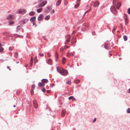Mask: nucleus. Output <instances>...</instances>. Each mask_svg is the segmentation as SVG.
<instances>
[{
    "label": "nucleus",
    "mask_w": 130,
    "mask_h": 130,
    "mask_svg": "<svg viewBox=\"0 0 130 130\" xmlns=\"http://www.w3.org/2000/svg\"><path fill=\"white\" fill-rule=\"evenodd\" d=\"M66 111L65 110H63L61 112L62 116H63L66 113Z\"/></svg>",
    "instance_id": "obj_20"
},
{
    "label": "nucleus",
    "mask_w": 130,
    "mask_h": 130,
    "mask_svg": "<svg viewBox=\"0 0 130 130\" xmlns=\"http://www.w3.org/2000/svg\"><path fill=\"white\" fill-rule=\"evenodd\" d=\"M40 56H43V54H40Z\"/></svg>",
    "instance_id": "obj_55"
},
{
    "label": "nucleus",
    "mask_w": 130,
    "mask_h": 130,
    "mask_svg": "<svg viewBox=\"0 0 130 130\" xmlns=\"http://www.w3.org/2000/svg\"><path fill=\"white\" fill-rule=\"evenodd\" d=\"M74 31H73V33H74Z\"/></svg>",
    "instance_id": "obj_63"
},
{
    "label": "nucleus",
    "mask_w": 130,
    "mask_h": 130,
    "mask_svg": "<svg viewBox=\"0 0 130 130\" xmlns=\"http://www.w3.org/2000/svg\"><path fill=\"white\" fill-rule=\"evenodd\" d=\"M64 49L63 47L61 48L60 49V51L61 52Z\"/></svg>",
    "instance_id": "obj_37"
},
{
    "label": "nucleus",
    "mask_w": 130,
    "mask_h": 130,
    "mask_svg": "<svg viewBox=\"0 0 130 130\" xmlns=\"http://www.w3.org/2000/svg\"><path fill=\"white\" fill-rule=\"evenodd\" d=\"M48 61L50 62H51L52 61V60L51 59H49L48 60Z\"/></svg>",
    "instance_id": "obj_48"
},
{
    "label": "nucleus",
    "mask_w": 130,
    "mask_h": 130,
    "mask_svg": "<svg viewBox=\"0 0 130 130\" xmlns=\"http://www.w3.org/2000/svg\"><path fill=\"white\" fill-rule=\"evenodd\" d=\"M47 92L48 93H49L50 92V91L49 90H47Z\"/></svg>",
    "instance_id": "obj_58"
},
{
    "label": "nucleus",
    "mask_w": 130,
    "mask_h": 130,
    "mask_svg": "<svg viewBox=\"0 0 130 130\" xmlns=\"http://www.w3.org/2000/svg\"><path fill=\"white\" fill-rule=\"evenodd\" d=\"M90 10H87V11H86L85 13H84V15L86 13L88 12H89L90 11Z\"/></svg>",
    "instance_id": "obj_45"
},
{
    "label": "nucleus",
    "mask_w": 130,
    "mask_h": 130,
    "mask_svg": "<svg viewBox=\"0 0 130 130\" xmlns=\"http://www.w3.org/2000/svg\"><path fill=\"white\" fill-rule=\"evenodd\" d=\"M44 17L43 14H40L38 18V20L40 21H41L43 19Z\"/></svg>",
    "instance_id": "obj_10"
},
{
    "label": "nucleus",
    "mask_w": 130,
    "mask_h": 130,
    "mask_svg": "<svg viewBox=\"0 0 130 130\" xmlns=\"http://www.w3.org/2000/svg\"><path fill=\"white\" fill-rule=\"evenodd\" d=\"M52 10V8L51 7L48 6L46 8L45 11L46 13H48L49 12Z\"/></svg>",
    "instance_id": "obj_9"
},
{
    "label": "nucleus",
    "mask_w": 130,
    "mask_h": 130,
    "mask_svg": "<svg viewBox=\"0 0 130 130\" xmlns=\"http://www.w3.org/2000/svg\"><path fill=\"white\" fill-rule=\"evenodd\" d=\"M45 84L42 83V82H39L38 83V85L39 86L41 87H43L45 85Z\"/></svg>",
    "instance_id": "obj_13"
},
{
    "label": "nucleus",
    "mask_w": 130,
    "mask_h": 130,
    "mask_svg": "<svg viewBox=\"0 0 130 130\" xmlns=\"http://www.w3.org/2000/svg\"><path fill=\"white\" fill-rule=\"evenodd\" d=\"M21 28V27L20 26H19L17 27V31H18Z\"/></svg>",
    "instance_id": "obj_29"
},
{
    "label": "nucleus",
    "mask_w": 130,
    "mask_h": 130,
    "mask_svg": "<svg viewBox=\"0 0 130 130\" xmlns=\"http://www.w3.org/2000/svg\"><path fill=\"white\" fill-rule=\"evenodd\" d=\"M125 23L126 24H127L128 23V20L127 19H125Z\"/></svg>",
    "instance_id": "obj_33"
},
{
    "label": "nucleus",
    "mask_w": 130,
    "mask_h": 130,
    "mask_svg": "<svg viewBox=\"0 0 130 130\" xmlns=\"http://www.w3.org/2000/svg\"><path fill=\"white\" fill-rule=\"evenodd\" d=\"M128 92L130 93V88L128 90Z\"/></svg>",
    "instance_id": "obj_53"
},
{
    "label": "nucleus",
    "mask_w": 130,
    "mask_h": 130,
    "mask_svg": "<svg viewBox=\"0 0 130 130\" xmlns=\"http://www.w3.org/2000/svg\"><path fill=\"white\" fill-rule=\"evenodd\" d=\"M41 81L42 83H46L48 82V80L47 79H43Z\"/></svg>",
    "instance_id": "obj_14"
},
{
    "label": "nucleus",
    "mask_w": 130,
    "mask_h": 130,
    "mask_svg": "<svg viewBox=\"0 0 130 130\" xmlns=\"http://www.w3.org/2000/svg\"><path fill=\"white\" fill-rule=\"evenodd\" d=\"M99 2L98 1L94 3L93 5L95 7H97L99 5Z\"/></svg>",
    "instance_id": "obj_15"
},
{
    "label": "nucleus",
    "mask_w": 130,
    "mask_h": 130,
    "mask_svg": "<svg viewBox=\"0 0 130 130\" xmlns=\"http://www.w3.org/2000/svg\"><path fill=\"white\" fill-rule=\"evenodd\" d=\"M33 61H30V66H31L32 65V64L33 63Z\"/></svg>",
    "instance_id": "obj_39"
},
{
    "label": "nucleus",
    "mask_w": 130,
    "mask_h": 130,
    "mask_svg": "<svg viewBox=\"0 0 130 130\" xmlns=\"http://www.w3.org/2000/svg\"><path fill=\"white\" fill-rule=\"evenodd\" d=\"M111 10L112 13L115 14H116L117 13V10L115 8L114 6H112L111 8Z\"/></svg>",
    "instance_id": "obj_6"
},
{
    "label": "nucleus",
    "mask_w": 130,
    "mask_h": 130,
    "mask_svg": "<svg viewBox=\"0 0 130 130\" xmlns=\"http://www.w3.org/2000/svg\"><path fill=\"white\" fill-rule=\"evenodd\" d=\"M13 107H16V106L15 105H13Z\"/></svg>",
    "instance_id": "obj_60"
},
{
    "label": "nucleus",
    "mask_w": 130,
    "mask_h": 130,
    "mask_svg": "<svg viewBox=\"0 0 130 130\" xmlns=\"http://www.w3.org/2000/svg\"><path fill=\"white\" fill-rule=\"evenodd\" d=\"M127 112L128 113H129L130 112V108H129L127 110Z\"/></svg>",
    "instance_id": "obj_41"
},
{
    "label": "nucleus",
    "mask_w": 130,
    "mask_h": 130,
    "mask_svg": "<svg viewBox=\"0 0 130 130\" xmlns=\"http://www.w3.org/2000/svg\"><path fill=\"white\" fill-rule=\"evenodd\" d=\"M73 96H70L69 97V100H71L73 98Z\"/></svg>",
    "instance_id": "obj_43"
},
{
    "label": "nucleus",
    "mask_w": 130,
    "mask_h": 130,
    "mask_svg": "<svg viewBox=\"0 0 130 130\" xmlns=\"http://www.w3.org/2000/svg\"><path fill=\"white\" fill-rule=\"evenodd\" d=\"M54 85V84H51V86L52 87H53V86Z\"/></svg>",
    "instance_id": "obj_57"
},
{
    "label": "nucleus",
    "mask_w": 130,
    "mask_h": 130,
    "mask_svg": "<svg viewBox=\"0 0 130 130\" xmlns=\"http://www.w3.org/2000/svg\"><path fill=\"white\" fill-rule=\"evenodd\" d=\"M116 28L115 27H114L112 30V32H113L114 31H115L116 30Z\"/></svg>",
    "instance_id": "obj_46"
},
{
    "label": "nucleus",
    "mask_w": 130,
    "mask_h": 130,
    "mask_svg": "<svg viewBox=\"0 0 130 130\" xmlns=\"http://www.w3.org/2000/svg\"><path fill=\"white\" fill-rule=\"evenodd\" d=\"M123 38L125 41H126L127 40V38L126 36L125 35L124 36H123Z\"/></svg>",
    "instance_id": "obj_27"
},
{
    "label": "nucleus",
    "mask_w": 130,
    "mask_h": 130,
    "mask_svg": "<svg viewBox=\"0 0 130 130\" xmlns=\"http://www.w3.org/2000/svg\"><path fill=\"white\" fill-rule=\"evenodd\" d=\"M75 54V53L74 52H73L72 53L70 54L69 52H68V54L67 55V56L68 57H69L70 55H72L73 56Z\"/></svg>",
    "instance_id": "obj_19"
},
{
    "label": "nucleus",
    "mask_w": 130,
    "mask_h": 130,
    "mask_svg": "<svg viewBox=\"0 0 130 130\" xmlns=\"http://www.w3.org/2000/svg\"><path fill=\"white\" fill-rule=\"evenodd\" d=\"M14 17L13 15H9L7 17V19L9 20H13L14 19Z\"/></svg>",
    "instance_id": "obj_8"
},
{
    "label": "nucleus",
    "mask_w": 130,
    "mask_h": 130,
    "mask_svg": "<svg viewBox=\"0 0 130 130\" xmlns=\"http://www.w3.org/2000/svg\"><path fill=\"white\" fill-rule=\"evenodd\" d=\"M79 82H80V80L78 79L76 80H74V82L75 83H78Z\"/></svg>",
    "instance_id": "obj_28"
},
{
    "label": "nucleus",
    "mask_w": 130,
    "mask_h": 130,
    "mask_svg": "<svg viewBox=\"0 0 130 130\" xmlns=\"http://www.w3.org/2000/svg\"><path fill=\"white\" fill-rule=\"evenodd\" d=\"M96 118H95L93 120V121L92 122L93 123L94 122H95L96 121Z\"/></svg>",
    "instance_id": "obj_49"
},
{
    "label": "nucleus",
    "mask_w": 130,
    "mask_h": 130,
    "mask_svg": "<svg viewBox=\"0 0 130 130\" xmlns=\"http://www.w3.org/2000/svg\"><path fill=\"white\" fill-rule=\"evenodd\" d=\"M55 56L56 58V61H57V59L58 58V54L57 53V52L56 53Z\"/></svg>",
    "instance_id": "obj_23"
},
{
    "label": "nucleus",
    "mask_w": 130,
    "mask_h": 130,
    "mask_svg": "<svg viewBox=\"0 0 130 130\" xmlns=\"http://www.w3.org/2000/svg\"><path fill=\"white\" fill-rule=\"evenodd\" d=\"M35 88V85H32L31 86V89H34Z\"/></svg>",
    "instance_id": "obj_38"
},
{
    "label": "nucleus",
    "mask_w": 130,
    "mask_h": 130,
    "mask_svg": "<svg viewBox=\"0 0 130 130\" xmlns=\"http://www.w3.org/2000/svg\"><path fill=\"white\" fill-rule=\"evenodd\" d=\"M75 38V36H74L73 37V39L71 40V43L72 45H74L76 42Z\"/></svg>",
    "instance_id": "obj_7"
},
{
    "label": "nucleus",
    "mask_w": 130,
    "mask_h": 130,
    "mask_svg": "<svg viewBox=\"0 0 130 130\" xmlns=\"http://www.w3.org/2000/svg\"><path fill=\"white\" fill-rule=\"evenodd\" d=\"M121 5V3L120 2L118 3L117 5V9H119Z\"/></svg>",
    "instance_id": "obj_16"
},
{
    "label": "nucleus",
    "mask_w": 130,
    "mask_h": 130,
    "mask_svg": "<svg viewBox=\"0 0 130 130\" xmlns=\"http://www.w3.org/2000/svg\"><path fill=\"white\" fill-rule=\"evenodd\" d=\"M37 61H38V60L37 59H36V61L35 62H37Z\"/></svg>",
    "instance_id": "obj_59"
},
{
    "label": "nucleus",
    "mask_w": 130,
    "mask_h": 130,
    "mask_svg": "<svg viewBox=\"0 0 130 130\" xmlns=\"http://www.w3.org/2000/svg\"><path fill=\"white\" fill-rule=\"evenodd\" d=\"M28 21V20L27 19H23L20 21L19 22L20 24H25L26 23V22H27Z\"/></svg>",
    "instance_id": "obj_11"
},
{
    "label": "nucleus",
    "mask_w": 130,
    "mask_h": 130,
    "mask_svg": "<svg viewBox=\"0 0 130 130\" xmlns=\"http://www.w3.org/2000/svg\"><path fill=\"white\" fill-rule=\"evenodd\" d=\"M66 38V42H65V44H68V43L70 41V35H68L67 36Z\"/></svg>",
    "instance_id": "obj_4"
},
{
    "label": "nucleus",
    "mask_w": 130,
    "mask_h": 130,
    "mask_svg": "<svg viewBox=\"0 0 130 130\" xmlns=\"http://www.w3.org/2000/svg\"><path fill=\"white\" fill-rule=\"evenodd\" d=\"M55 11L54 10H53L51 11V13H53Z\"/></svg>",
    "instance_id": "obj_51"
},
{
    "label": "nucleus",
    "mask_w": 130,
    "mask_h": 130,
    "mask_svg": "<svg viewBox=\"0 0 130 130\" xmlns=\"http://www.w3.org/2000/svg\"><path fill=\"white\" fill-rule=\"evenodd\" d=\"M26 12V11L24 9H20L18 10L17 11V13L20 14H23L25 13Z\"/></svg>",
    "instance_id": "obj_3"
},
{
    "label": "nucleus",
    "mask_w": 130,
    "mask_h": 130,
    "mask_svg": "<svg viewBox=\"0 0 130 130\" xmlns=\"http://www.w3.org/2000/svg\"><path fill=\"white\" fill-rule=\"evenodd\" d=\"M47 55L48 57H50V54L48 53H47Z\"/></svg>",
    "instance_id": "obj_54"
},
{
    "label": "nucleus",
    "mask_w": 130,
    "mask_h": 130,
    "mask_svg": "<svg viewBox=\"0 0 130 130\" xmlns=\"http://www.w3.org/2000/svg\"><path fill=\"white\" fill-rule=\"evenodd\" d=\"M79 4L77 3V4L75 5V7L76 8H77L79 6Z\"/></svg>",
    "instance_id": "obj_31"
},
{
    "label": "nucleus",
    "mask_w": 130,
    "mask_h": 130,
    "mask_svg": "<svg viewBox=\"0 0 130 130\" xmlns=\"http://www.w3.org/2000/svg\"><path fill=\"white\" fill-rule=\"evenodd\" d=\"M7 68H8V69H9V67H7Z\"/></svg>",
    "instance_id": "obj_62"
},
{
    "label": "nucleus",
    "mask_w": 130,
    "mask_h": 130,
    "mask_svg": "<svg viewBox=\"0 0 130 130\" xmlns=\"http://www.w3.org/2000/svg\"><path fill=\"white\" fill-rule=\"evenodd\" d=\"M50 16L49 15L46 16L44 18V19L46 20H48L50 18Z\"/></svg>",
    "instance_id": "obj_24"
},
{
    "label": "nucleus",
    "mask_w": 130,
    "mask_h": 130,
    "mask_svg": "<svg viewBox=\"0 0 130 130\" xmlns=\"http://www.w3.org/2000/svg\"><path fill=\"white\" fill-rule=\"evenodd\" d=\"M35 14V12L34 11H32L30 12L29 13V15L30 16H33Z\"/></svg>",
    "instance_id": "obj_21"
},
{
    "label": "nucleus",
    "mask_w": 130,
    "mask_h": 130,
    "mask_svg": "<svg viewBox=\"0 0 130 130\" xmlns=\"http://www.w3.org/2000/svg\"><path fill=\"white\" fill-rule=\"evenodd\" d=\"M66 83L69 85H70L71 84V80H68L66 82Z\"/></svg>",
    "instance_id": "obj_26"
},
{
    "label": "nucleus",
    "mask_w": 130,
    "mask_h": 130,
    "mask_svg": "<svg viewBox=\"0 0 130 130\" xmlns=\"http://www.w3.org/2000/svg\"><path fill=\"white\" fill-rule=\"evenodd\" d=\"M118 1V0H113V3L114 4H115V3L117 2Z\"/></svg>",
    "instance_id": "obj_34"
},
{
    "label": "nucleus",
    "mask_w": 130,
    "mask_h": 130,
    "mask_svg": "<svg viewBox=\"0 0 130 130\" xmlns=\"http://www.w3.org/2000/svg\"><path fill=\"white\" fill-rule=\"evenodd\" d=\"M36 17L35 16L32 17L30 19V21L31 22L34 21L36 19Z\"/></svg>",
    "instance_id": "obj_17"
},
{
    "label": "nucleus",
    "mask_w": 130,
    "mask_h": 130,
    "mask_svg": "<svg viewBox=\"0 0 130 130\" xmlns=\"http://www.w3.org/2000/svg\"><path fill=\"white\" fill-rule=\"evenodd\" d=\"M14 55L15 57H18V54L17 53H15L14 54Z\"/></svg>",
    "instance_id": "obj_40"
},
{
    "label": "nucleus",
    "mask_w": 130,
    "mask_h": 130,
    "mask_svg": "<svg viewBox=\"0 0 130 130\" xmlns=\"http://www.w3.org/2000/svg\"><path fill=\"white\" fill-rule=\"evenodd\" d=\"M47 1L44 0L38 5V7L40 8L44 7L47 3Z\"/></svg>",
    "instance_id": "obj_2"
},
{
    "label": "nucleus",
    "mask_w": 130,
    "mask_h": 130,
    "mask_svg": "<svg viewBox=\"0 0 130 130\" xmlns=\"http://www.w3.org/2000/svg\"><path fill=\"white\" fill-rule=\"evenodd\" d=\"M9 23H10L9 25H12L14 23V22H9Z\"/></svg>",
    "instance_id": "obj_42"
},
{
    "label": "nucleus",
    "mask_w": 130,
    "mask_h": 130,
    "mask_svg": "<svg viewBox=\"0 0 130 130\" xmlns=\"http://www.w3.org/2000/svg\"><path fill=\"white\" fill-rule=\"evenodd\" d=\"M33 104L34 107L35 108H37L38 107V105L36 101L34 100L33 101Z\"/></svg>",
    "instance_id": "obj_12"
},
{
    "label": "nucleus",
    "mask_w": 130,
    "mask_h": 130,
    "mask_svg": "<svg viewBox=\"0 0 130 130\" xmlns=\"http://www.w3.org/2000/svg\"><path fill=\"white\" fill-rule=\"evenodd\" d=\"M30 61H33V58L32 57H31V60Z\"/></svg>",
    "instance_id": "obj_52"
},
{
    "label": "nucleus",
    "mask_w": 130,
    "mask_h": 130,
    "mask_svg": "<svg viewBox=\"0 0 130 130\" xmlns=\"http://www.w3.org/2000/svg\"><path fill=\"white\" fill-rule=\"evenodd\" d=\"M45 91V89L44 88H43L42 89V91L43 92H44Z\"/></svg>",
    "instance_id": "obj_47"
},
{
    "label": "nucleus",
    "mask_w": 130,
    "mask_h": 130,
    "mask_svg": "<svg viewBox=\"0 0 130 130\" xmlns=\"http://www.w3.org/2000/svg\"><path fill=\"white\" fill-rule=\"evenodd\" d=\"M69 46H65L64 47V49H65L66 48H69Z\"/></svg>",
    "instance_id": "obj_44"
},
{
    "label": "nucleus",
    "mask_w": 130,
    "mask_h": 130,
    "mask_svg": "<svg viewBox=\"0 0 130 130\" xmlns=\"http://www.w3.org/2000/svg\"><path fill=\"white\" fill-rule=\"evenodd\" d=\"M80 0H77V3L79 4L80 3L79 1H80Z\"/></svg>",
    "instance_id": "obj_50"
},
{
    "label": "nucleus",
    "mask_w": 130,
    "mask_h": 130,
    "mask_svg": "<svg viewBox=\"0 0 130 130\" xmlns=\"http://www.w3.org/2000/svg\"><path fill=\"white\" fill-rule=\"evenodd\" d=\"M127 13L129 14H130V8H128L127 10Z\"/></svg>",
    "instance_id": "obj_32"
},
{
    "label": "nucleus",
    "mask_w": 130,
    "mask_h": 130,
    "mask_svg": "<svg viewBox=\"0 0 130 130\" xmlns=\"http://www.w3.org/2000/svg\"><path fill=\"white\" fill-rule=\"evenodd\" d=\"M89 26V25L87 24H86L83 25L82 26V30L83 31L85 30L88 28Z\"/></svg>",
    "instance_id": "obj_5"
},
{
    "label": "nucleus",
    "mask_w": 130,
    "mask_h": 130,
    "mask_svg": "<svg viewBox=\"0 0 130 130\" xmlns=\"http://www.w3.org/2000/svg\"><path fill=\"white\" fill-rule=\"evenodd\" d=\"M106 45H105V48H106Z\"/></svg>",
    "instance_id": "obj_61"
},
{
    "label": "nucleus",
    "mask_w": 130,
    "mask_h": 130,
    "mask_svg": "<svg viewBox=\"0 0 130 130\" xmlns=\"http://www.w3.org/2000/svg\"><path fill=\"white\" fill-rule=\"evenodd\" d=\"M42 8H40L37 10V11L38 13H40L42 11Z\"/></svg>",
    "instance_id": "obj_22"
},
{
    "label": "nucleus",
    "mask_w": 130,
    "mask_h": 130,
    "mask_svg": "<svg viewBox=\"0 0 130 130\" xmlns=\"http://www.w3.org/2000/svg\"><path fill=\"white\" fill-rule=\"evenodd\" d=\"M66 61V60L65 58L63 57L62 59V63L63 64L65 63Z\"/></svg>",
    "instance_id": "obj_25"
},
{
    "label": "nucleus",
    "mask_w": 130,
    "mask_h": 130,
    "mask_svg": "<svg viewBox=\"0 0 130 130\" xmlns=\"http://www.w3.org/2000/svg\"><path fill=\"white\" fill-rule=\"evenodd\" d=\"M30 92H31V94H33L34 92L33 89H31V90Z\"/></svg>",
    "instance_id": "obj_35"
},
{
    "label": "nucleus",
    "mask_w": 130,
    "mask_h": 130,
    "mask_svg": "<svg viewBox=\"0 0 130 130\" xmlns=\"http://www.w3.org/2000/svg\"><path fill=\"white\" fill-rule=\"evenodd\" d=\"M57 70L58 72L62 75L66 76L68 74V72L67 70L59 67H57Z\"/></svg>",
    "instance_id": "obj_1"
},
{
    "label": "nucleus",
    "mask_w": 130,
    "mask_h": 130,
    "mask_svg": "<svg viewBox=\"0 0 130 130\" xmlns=\"http://www.w3.org/2000/svg\"><path fill=\"white\" fill-rule=\"evenodd\" d=\"M124 17L125 20L127 19V16L125 14H124Z\"/></svg>",
    "instance_id": "obj_36"
},
{
    "label": "nucleus",
    "mask_w": 130,
    "mask_h": 130,
    "mask_svg": "<svg viewBox=\"0 0 130 130\" xmlns=\"http://www.w3.org/2000/svg\"><path fill=\"white\" fill-rule=\"evenodd\" d=\"M61 0H58L57 2L56 3V6H58L59 5L61 2Z\"/></svg>",
    "instance_id": "obj_18"
},
{
    "label": "nucleus",
    "mask_w": 130,
    "mask_h": 130,
    "mask_svg": "<svg viewBox=\"0 0 130 130\" xmlns=\"http://www.w3.org/2000/svg\"><path fill=\"white\" fill-rule=\"evenodd\" d=\"M37 59V56H36L35 57V58L34 62L36 61V59Z\"/></svg>",
    "instance_id": "obj_56"
},
{
    "label": "nucleus",
    "mask_w": 130,
    "mask_h": 130,
    "mask_svg": "<svg viewBox=\"0 0 130 130\" xmlns=\"http://www.w3.org/2000/svg\"><path fill=\"white\" fill-rule=\"evenodd\" d=\"M4 49L2 47L0 46V52H2L3 51Z\"/></svg>",
    "instance_id": "obj_30"
}]
</instances>
